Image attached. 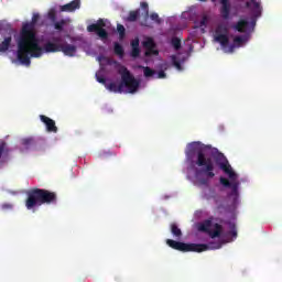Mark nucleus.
Instances as JSON below:
<instances>
[{"instance_id":"obj_2","label":"nucleus","mask_w":282,"mask_h":282,"mask_svg":"<svg viewBox=\"0 0 282 282\" xmlns=\"http://www.w3.org/2000/svg\"><path fill=\"white\" fill-rule=\"evenodd\" d=\"M39 13L33 14L32 21L23 24L18 39V59L22 65L30 66V58H41L43 48L39 44L36 31L34 30L39 21Z\"/></svg>"},{"instance_id":"obj_11","label":"nucleus","mask_w":282,"mask_h":282,"mask_svg":"<svg viewBox=\"0 0 282 282\" xmlns=\"http://www.w3.org/2000/svg\"><path fill=\"white\" fill-rule=\"evenodd\" d=\"M106 26L105 20L99 19L97 23L87 26L88 32H95L99 39H109V33L104 28Z\"/></svg>"},{"instance_id":"obj_9","label":"nucleus","mask_w":282,"mask_h":282,"mask_svg":"<svg viewBox=\"0 0 282 282\" xmlns=\"http://www.w3.org/2000/svg\"><path fill=\"white\" fill-rule=\"evenodd\" d=\"M214 39L216 43H219L223 50H226L230 45V39L228 37V26L226 24H219L216 28Z\"/></svg>"},{"instance_id":"obj_33","label":"nucleus","mask_w":282,"mask_h":282,"mask_svg":"<svg viewBox=\"0 0 282 282\" xmlns=\"http://www.w3.org/2000/svg\"><path fill=\"white\" fill-rule=\"evenodd\" d=\"M48 19H50V21H52V23H56V11L51 10L48 12Z\"/></svg>"},{"instance_id":"obj_1","label":"nucleus","mask_w":282,"mask_h":282,"mask_svg":"<svg viewBox=\"0 0 282 282\" xmlns=\"http://www.w3.org/2000/svg\"><path fill=\"white\" fill-rule=\"evenodd\" d=\"M208 149H210V145H204L199 141H194L187 144L185 151L186 162L198 166L196 176L205 175V177L198 178L199 186L206 187L210 186V180L215 177V161H213V158L206 156Z\"/></svg>"},{"instance_id":"obj_30","label":"nucleus","mask_w":282,"mask_h":282,"mask_svg":"<svg viewBox=\"0 0 282 282\" xmlns=\"http://www.w3.org/2000/svg\"><path fill=\"white\" fill-rule=\"evenodd\" d=\"M140 6H141V10H143L144 12V19L147 21V19H149V3L141 2Z\"/></svg>"},{"instance_id":"obj_4","label":"nucleus","mask_w":282,"mask_h":282,"mask_svg":"<svg viewBox=\"0 0 282 282\" xmlns=\"http://www.w3.org/2000/svg\"><path fill=\"white\" fill-rule=\"evenodd\" d=\"M57 200L56 192L35 187L26 193L25 207L28 210H34V208H39L43 204H56Z\"/></svg>"},{"instance_id":"obj_8","label":"nucleus","mask_w":282,"mask_h":282,"mask_svg":"<svg viewBox=\"0 0 282 282\" xmlns=\"http://www.w3.org/2000/svg\"><path fill=\"white\" fill-rule=\"evenodd\" d=\"M199 232H206L210 237V239H217L221 237L224 232V226L220 224H213V220L206 219L198 225Z\"/></svg>"},{"instance_id":"obj_18","label":"nucleus","mask_w":282,"mask_h":282,"mask_svg":"<svg viewBox=\"0 0 282 282\" xmlns=\"http://www.w3.org/2000/svg\"><path fill=\"white\" fill-rule=\"evenodd\" d=\"M76 45L73 44H61L59 52H63L65 56H76Z\"/></svg>"},{"instance_id":"obj_20","label":"nucleus","mask_w":282,"mask_h":282,"mask_svg":"<svg viewBox=\"0 0 282 282\" xmlns=\"http://www.w3.org/2000/svg\"><path fill=\"white\" fill-rule=\"evenodd\" d=\"M10 45H12V36H7L0 43V52H8L10 50Z\"/></svg>"},{"instance_id":"obj_19","label":"nucleus","mask_w":282,"mask_h":282,"mask_svg":"<svg viewBox=\"0 0 282 282\" xmlns=\"http://www.w3.org/2000/svg\"><path fill=\"white\" fill-rule=\"evenodd\" d=\"M243 43H246V37L238 35L234 39V43L231 45H229V50L228 52L232 53L235 52V47H241L243 45Z\"/></svg>"},{"instance_id":"obj_17","label":"nucleus","mask_w":282,"mask_h":282,"mask_svg":"<svg viewBox=\"0 0 282 282\" xmlns=\"http://www.w3.org/2000/svg\"><path fill=\"white\" fill-rule=\"evenodd\" d=\"M10 155V148L8 147V143L3 140L0 141V164H3L6 160H8Z\"/></svg>"},{"instance_id":"obj_37","label":"nucleus","mask_w":282,"mask_h":282,"mask_svg":"<svg viewBox=\"0 0 282 282\" xmlns=\"http://www.w3.org/2000/svg\"><path fill=\"white\" fill-rule=\"evenodd\" d=\"M2 210H12V204L10 203H4L1 205Z\"/></svg>"},{"instance_id":"obj_32","label":"nucleus","mask_w":282,"mask_h":282,"mask_svg":"<svg viewBox=\"0 0 282 282\" xmlns=\"http://www.w3.org/2000/svg\"><path fill=\"white\" fill-rule=\"evenodd\" d=\"M172 63H173L174 67H176L178 69V72H182V63L180 61H177V57L173 56Z\"/></svg>"},{"instance_id":"obj_28","label":"nucleus","mask_w":282,"mask_h":282,"mask_svg":"<svg viewBox=\"0 0 282 282\" xmlns=\"http://www.w3.org/2000/svg\"><path fill=\"white\" fill-rule=\"evenodd\" d=\"M150 19L151 21L156 23V25H160L162 23V19L160 18V14H158L156 12L151 13Z\"/></svg>"},{"instance_id":"obj_10","label":"nucleus","mask_w":282,"mask_h":282,"mask_svg":"<svg viewBox=\"0 0 282 282\" xmlns=\"http://www.w3.org/2000/svg\"><path fill=\"white\" fill-rule=\"evenodd\" d=\"M219 182L225 188H231V192L228 194L229 197H234V199L239 197V181L231 180V182H229L228 178L221 176Z\"/></svg>"},{"instance_id":"obj_5","label":"nucleus","mask_w":282,"mask_h":282,"mask_svg":"<svg viewBox=\"0 0 282 282\" xmlns=\"http://www.w3.org/2000/svg\"><path fill=\"white\" fill-rule=\"evenodd\" d=\"M166 243L173 250H178V252H206V250H219L224 242L221 241H210L206 243H186L180 242L173 239H167Z\"/></svg>"},{"instance_id":"obj_7","label":"nucleus","mask_w":282,"mask_h":282,"mask_svg":"<svg viewBox=\"0 0 282 282\" xmlns=\"http://www.w3.org/2000/svg\"><path fill=\"white\" fill-rule=\"evenodd\" d=\"M216 166L220 169L226 175H228L229 180H237V173L232 170L230 162L224 155V153L219 152L217 148H214L210 153Z\"/></svg>"},{"instance_id":"obj_34","label":"nucleus","mask_w":282,"mask_h":282,"mask_svg":"<svg viewBox=\"0 0 282 282\" xmlns=\"http://www.w3.org/2000/svg\"><path fill=\"white\" fill-rule=\"evenodd\" d=\"M130 56H132V58H138V56H140V48L133 47L131 50Z\"/></svg>"},{"instance_id":"obj_13","label":"nucleus","mask_w":282,"mask_h":282,"mask_svg":"<svg viewBox=\"0 0 282 282\" xmlns=\"http://www.w3.org/2000/svg\"><path fill=\"white\" fill-rule=\"evenodd\" d=\"M218 2L220 3L219 12L221 19L228 21V19H230V10H232V4L230 3V0H218Z\"/></svg>"},{"instance_id":"obj_21","label":"nucleus","mask_w":282,"mask_h":282,"mask_svg":"<svg viewBox=\"0 0 282 282\" xmlns=\"http://www.w3.org/2000/svg\"><path fill=\"white\" fill-rule=\"evenodd\" d=\"M139 69H143V76L144 78H153V76H155V74H158L155 72V69H152L151 67L149 66H142L140 65L139 66Z\"/></svg>"},{"instance_id":"obj_38","label":"nucleus","mask_w":282,"mask_h":282,"mask_svg":"<svg viewBox=\"0 0 282 282\" xmlns=\"http://www.w3.org/2000/svg\"><path fill=\"white\" fill-rule=\"evenodd\" d=\"M156 78H160V79L166 78V73H165L164 70H160V72L158 73Z\"/></svg>"},{"instance_id":"obj_15","label":"nucleus","mask_w":282,"mask_h":282,"mask_svg":"<svg viewBox=\"0 0 282 282\" xmlns=\"http://www.w3.org/2000/svg\"><path fill=\"white\" fill-rule=\"evenodd\" d=\"M143 47H145L147 52H145V56H151V54H154V56H158V54H160L158 52V50H155V41H153L152 37H147L143 42H142Z\"/></svg>"},{"instance_id":"obj_6","label":"nucleus","mask_w":282,"mask_h":282,"mask_svg":"<svg viewBox=\"0 0 282 282\" xmlns=\"http://www.w3.org/2000/svg\"><path fill=\"white\" fill-rule=\"evenodd\" d=\"M246 7L250 8L252 12L251 21L248 22V20H240L234 25V30L237 32L243 33L248 32V30H254V26L257 25V19L261 17L262 8H261V1L259 0H250L246 2Z\"/></svg>"},{"instance_id":"obj_31","label":"nucleus","mask_w":282,"mask_h":282,"mask_svg":"<svg viewBox=\"0 0 282 282\" xmlns=\"http://www.w3.org/2000/svg\"><path fill=\"white\" fill-rule=\"evenodd\" d=\"M96 80L97 83H100L101 85H105L107 87V78L100 74H96Z\"/></svg>"},{"instance_id":"obj_27","label":"nucleus","mask_w":282,"mask_h":282,"mask_svg":"<svg viewBox=\"0 0 282 282\" xmlns=\"http://www.w3.org/2000/svg\"><path fill=\"white\" fill-rule=\"evenodd\" d=\"M117 31H118L120 41H122V39H124V36H127V29H124V25L118 24Z\"/></svg>"},{"instance_id":"obj_14","label":"nucleus","mask_w":282,"mask_h":282,"mask_svg":"<svg viewBox=\"0 0 282 282\" xmlns=\"http://www.w3.org/2000/svg\"><path fill=\"white\" fill-rule=\"evenodd\" d=\"M40 120L45 124L46 131H48V133H58V127H56V121L45 115H41Z\"/></svg>"},{"instance_id":"obj_16","label":"nucleus","mask_w":282,"mask_h":282,"mask_svg":"<svg viewBox=\"0 0 282 282\" xmlns=\"http://www.w3.org/2000/svg\"><path fill=\"white\" fill-rule=\"evenodd\" d=\"M61 12H76L80 10V0H73L59 8Z\"/></svg>"},{"instance_id":"obj_41","label":"nucleus","mask_w":282,"mask_h":282,"mask_svg":"<svg viewBox=\"0 0 282 282\" xmlns=\"http://www.w3.org/2000/svg\"><path fill=\"white\" fill-rule=\"evenodd\" d=\"M145 28H149V25L148 24H143Z\"/></svg>"},{"instance_id":"obj_3","label":"nucleus","mask_w":282,"mask_h":282,"mask_svg":"<svg viewBox=\"0 0 282 282\" xmlns=\"http://www.w3.org/2000/svg\"><path fill=\"white\" fill-rule=\"evenodd\" d=\"M118 74L121 76V83L117 85L116 83L106 84V89L112 91L113 94H122L124 87L128 88L129 94H135L140 89V80L135 79L133 74L123 65H120Z\"/></svg>"},{"instance_id":"obj_29","label":"nucleus","mask_w":282,"mask_h":282,"mask_svg":"<svg viewBox=\"0 0 282 282\" xmlns=\"http://www.w3.org/2000/svg\"><path fill=\"white\" fill-rule=\"evenodd\" d=\"M22 144L23 147H25L26 149H30V147H34L35 142L34 139L32 138H26L22 140Z\"/></svg>"},{"instance_id":"obj_26","label":"nucleus","mask_w":282,"mask_h":282,"mask_svg":"<svg viewBox=\"0 0 282 282\" xmlns=\"http://www.w3.org/2000/svg\"><path fill=\"white\" fill-rule=\"evenodd\" d=\"M65 25H67V20L65 19L54 22V28L58 30V32H63V28H65Z\"/></svg>"},{"instance_id":"obj_39","label":"nucleus","mask_w":282,"mask_h":282,"mask_svg":"<svg viewBox=\"0 0 282 282\" xmlns=\"http://www.w3.org/2000/svg\"><path fill=\"white\" fill-rule=\"evenodd\" d=\"M207 23H208V18L203 17V19L200 20V25H206Z\"/></svg>"},{"instance_id":"obj_23","label":"nucleus","mask_w":282,"mask_h":282,"mask_svg":"<svg viewBox=\"0 0 282 282\" xmlns=\"http://www.w3.org/2000/svg\"><path fill=\"white\" fill-rule=\"evenodd\" d=\"M138 19H140V9L130 11L127 21H129L130 23H134V21H138Z\"/></svg>"},{"instance_id":"obj_25","label":"nucleus","mask_w":282,"mask_h":282,"mask_svg":"<svg viewBox=\"0 0 282 282\" xmlns=\"http://www.w3.org/2000/svg\"><path fill=\"white\" fill-rule=\"evenodd\" d=\"M171 45L178 52V50H182V40L180 37H172Z\"/></svg>"},{"instance_id":"obj_22","label":"nucleus","mask_w":282,"mask_h":282,"mask_svg":"<svg viewBox=\"0 0 282 282\" xmlns=\"http://www.w3.org/2000/svg\"><path fill=\"white\" fill-rule=\"evenodd\" d=\"M113 53L119 56V58H124V47L122 44L115 42L113 43Z\"/></svg>"},{"instance_id":"obj_36","label":"nucleus","mask_w":282,"mask_h":282,"mask_svg":"<svg viewBox=\"0 0 282 282\" xmlns=\"http://www.w3.org/2000/svg\"><path fill=\"white\" fill-rule=\"evenodd\" d=\"M131 47H135V48H140V40L139 39H134L131 42Z\"/></svg>"},{"instance_id":"obj_12","label":"nucleus","mask_w":282,"mask_h":282,"mask_svg":"<svg viewBox=\"0 0 282 282\" xmlns=\"http://www.w3.org/2000/svg\"><path fill=\"white\" fill-rule=\"evenodd\" d=\"M59 43L61 37H53V42L48 41L43 45V47H41L42 54L43 52H45L46 54H56V52H61Z\"/></svg>"},{"instance_id":"obj_40","label":"nucleus","mask_w":282,"mask_h":282,"mask_svg":"<svg viewBox=\"0 0 282 282\" xmlns=\"http://www.w3.org/2000/svg\"><path fill=\"white\" fill-rule=\"evenodd\" d=\"M199 1H202L203 3L206 2V0H199Z\"/></svg>"},{"instance_id":"obj_24","label":"nucleus","mask_w":282,"mask_h":282,"mask_svg":"<svg viewBox=\"0 0 282 282\" xmlns=\"http://www.w3.org/2000/svg\"><path fill=\"white\" fill-rule=\"evenodd\" d=\"M171 232L177 239H180V237H182V229H180V227H177V224H175V223L171 225Z\"/></svg>"},{"instance_id":"obj_35","label":"nucleus","mask_w":282,"mask_h":282,"mask_svg":"<svg viewBox=\"0 0 282 282\" xmlns=\"http://www.w3.org/2000/svg\"><path fill=\"white\" fill-rule=\"evenodd\" d=\"M229 235H231L234 239H237V227L235 225H231V230L229 231Z\"/></svg>"}]
</instances>
